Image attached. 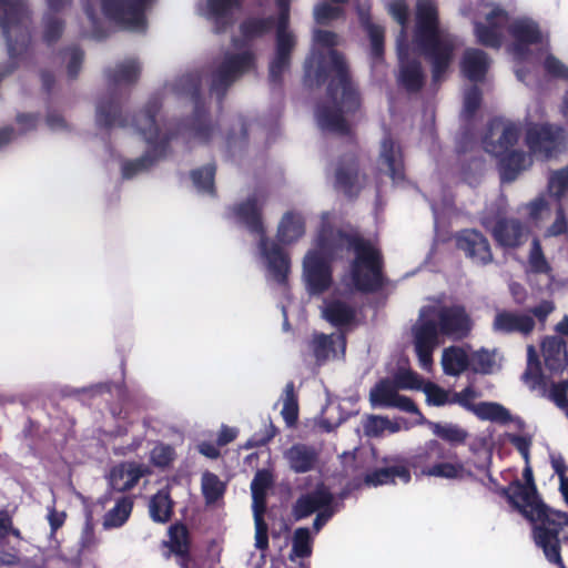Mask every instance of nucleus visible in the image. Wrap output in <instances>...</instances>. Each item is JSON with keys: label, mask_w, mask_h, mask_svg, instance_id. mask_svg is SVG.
Masks as SVG:
<instances>
[{"label": "nucleus", "mask_w": 568, "mask_h": 568, "mask_svg": "<svg viewBox=\"0 0 568 568\" xmlns=\"http://www.w3.org/2000/svg\"><path fill=\"white\" fill-rule=\"evenodd\" d=\"M203 77L200 69L186 71L166 81L161 93L150 97L143 120L133 121V130L143 138L148 150L139 158L120 160L123 180L150 172L171 153L172 143L192 148L214 141L217 130L209 120Z\"/></svg>", "instance_id": "f257e3e1"}, {"label": "nucleus", "mask_w": 568, "mask_h": 568, "mask_svg": "<svg viewBox=\"0 0 568 568\" xmlns=\"http://www.w3.org/2000/svg\"><path fill=\"white\" fill-rule=\"evenodd\" d=\"M278 16L266 18H250L241 23L242 39L234 37L232 45L236 51H225L220 59L212 63L209 91L219 102L227 94L229 90L245 74L256 69V54L243 42L252 41L270 32L274 27L275 47L268 61V81L273 87H280L284 74L290 70L292 54L296 47V37L288 29L290 0H276ZM240 6L239 0H206L197 7L200 16L213 23L214 31L222 33L233 22V11Z\"/></svg>", "instance_id": "f03ea898"}, {"label": "nucleus", "mask_w": 568, "mask_h": 568, "mask_svg": "<svg viewBox=\"0 0 568 568\" xmlns=\"http://www.w3.org/2000/svg\"><path fill=\"white\" fill-rule=\"evenodd\" d=\"M328 213H323V225L316 237V244L303 260V280L310 295H320L332 284L331 261L354 252L351 265V278L355 288L372 292L383 284L382 257L367 241L333 230L326 224Z\"/></svg>", "instance_id": "7ed1b4c3"}, {"label": "nucleus", "mask_w": 568, "mask_h": 568, "mask_svg": "<svg viewBox=\"0 0 568 568\" xmlns=\"http://www.w3.org/2000/svg\"><path fill=\"white\" fill-rule=\"evenodd\" d=\"M339 44L336 33L315 30L313 48L304 63V80L308 85H322L332 77L327 87V104L318 105L315 112L323 131L338 134L349 132L345 115L359 108V98L354 89L344 57L334 48Z\"/></svg>", "instance_id": "20e7f679"}, {"label": "nucleus", "mask_w": 568, "mask_h": 568, "mask_svg": "<svg viewBox=\"0 0 568 568\" xmlns=\"http://www.w3.org/2000/svg\"><path fill=\"white\" fill-rule=\"evenodd\" d=\"M525 483L516 480L503 490L509 504L532 524V537L542 549L546 559L559 568H566L561 555V539L568 525V515L547 507L537 494L530 467L524 469Z\"/></svg>", "instance_id": "39448f33"}, {"label": "nucleus", "mask_w": 568, "mask_h": 568, "mask_svg": "<svg viewBox=\"0 0 568 568\" xmlns=\"http://www.w3.org/2000/svg\"><path fill=\"white\" fill-rule=\"evenodd\" d=\"M464 17L470 18L477 42L484 47L499 49L508 29L514 39L511 52L516 60H524L528 47L544 41L538 23L527 17L510 21L508 12L493 0H476L460 8Z\"/></svg>", "instance_id": "423d86ee"}, {"label": "nucleus", "mask_w": 568, "mask_h": 568, "mask_svg": "<svg viewBox=\"0 0 568 568\" xmlns=\"http://www.w3.org/2000/svg\"><path fill=\"white\" fill-rule=\"evenodd\" d=\"M471 331V320L462 305H426L413 326L414 346L423 369L433 366V352L439 344V336L462 339Z\"/></svg>", "instance_id": "0eeeda50"}, {"label": "nucleus", "mask_w": 568, "mask_h": 568, "mask_svg": "<svg viewBox=\"0 0 568 568\" xmlns=\"http://www.w3.org/2000/svg\"><path fill=\"white\" fill-rule=\"evenodd\" d=\"M415 20L414 47L429 62L433 82H440L453 61L458 39L439 23L434 0L416 1Z\"/></svg>", "instance_id": "6e6552de"}, {"label": "nucleus", "mask_w": 568, "mask_h": 568, "mask_svg": "<svg viewBox=\"0 0 568 568\" xmlns=\"http://www.w3.org/2000/svg\"><path fill=\"white\" fill-rule=\"evenodd\" d=\"M266 200V189L257 186L244 201L230 207V214L250 233L258 236V253L268 276L284 285L290 272V258L275 242L265 235L262 211Z\"/></svg>", "instance_id": "1a4fd4ad"}, {"label": "nucleus", "mask_w": 568, "mask_h": 568, "mask_svg": "<svg viewBox=\"0 0 568 568\" xmlns=\"http://www.w3.org/2000/svg\"><path fill=\"white\" fill-rule=\"evenodd\" d=\"M388 14L400 26L396 38L397 55L399 60L398 83L407 91L416 92L422 89L425 81V72L420 62L409 58L407 40V26L409 21V8L406 0H384Z\"/></svg>", "instance_id": "9d476101"}, {"label": "nucleus", "mask_w": 568, "mask_h": 568, "mask_svg": "<svg viewBox=\"0 0 568 568\" xmlns=\"http://www.w3.org/2000/svg\"><path fill=\"white\" fill-rule=\"evenodd\" d=\"M158 0H101L104 17L122 30L143 33L148 29L146 11Z\"/></svg>", "instance_id": "9b49d317"}, {"label": "nucleus", "mask_w": 568, "mask_h": 568, "mask_svg": "<svg viewBox=\"0 0 568 568\" xmlns=\"http://www.w3.org/2000/svg\"><path fill=\"white\" fill-rule=\"evenodd\" d=\"M526 145L536 159L547 160L565 149V131L551 124L532 125L525 136Z\"/></svg>", "instance_id": "f8f14e48"}, {"label": "nucleus", "mask_w": 568, "mask_h": 568, "mask_svg": "<svg viewBox=\"0 0 568 568\" xmlns=\"http://www.w3.org/2000/svg\"><path fill=\"white\" fill-rule=\"evenodd\" d=\"M400 388L389 378L377 382L369 390V402L373 408H397L402 412L412 413L419 416V424H423L425 417L407 396L398 393Z\"/></svg>", "instance_id": "ddd939ff"}, {"label": "nucleus", "mask_w": 568, "mask_h": 568, "mask_svg": "<svg viewBox=\"0 0 568 568\" xmlns=\"http://www.w3.org/2000/svg\"><path fill=\"white\" fill-rule=\"evenodd\" d=\"M146 104L143 110L135 114L132 119L134 121L135 118H140L143 120L144 111ZM94 122L98 129L102 130H112L113 128H132L133 122L129 123V120L123 114L122 106L118 98L114 93H106L100 97L95 102V112H94Z\"/></svg>", "instance_id": "4468645a"}, {"label": "nucleus", "mask_w": 568, "mask_h": 568, "mask_svg": "<svg viewBox=\"0 0 568 568\" xmlns=\"http://www.w3.org/2000/svg\"><path fill=\"white\" fill-rule=\"evenodd\" d=\"M520 138L519 124L494 119L488 124V132L484 138V149L494 156L503 155L518 142Z\"/></svg>", "instance_id": "2eb2a0df"}, {"label": "nucleus", "mask_w": 568, "mask_h": 568, "mask_svg": "<svg viewBox=\"0 0 568 568\" xmlns=\"http://www.w3.org/2000/svg\"><path fill=\"white\" fill-rule=\"evenodd\" d=\"M377 170L381 174L389 176L394 185H404L405 163L402 146L389 135H385L381 141Z\"/></svg>", "instance_id": "dca6fc26"}, {"label": "nucleus", "mask_w": 568, "mask_h": 568, "mask_svg": "<svg viewBox=\"0 0 568 568\" xmlns=\"http://www.w3.org/2000/svg\"><path fill=\"white\" fill-rule=\"evenodd\" d=\"M456 245L476 264L486 265L493 261L488 240L476 230H464L458 233Z\"/></svg>", "instance_id": "f3484780"}, {"label": "nucleus", "mask_w": 568, "mask_h": 568, "mask_svg": "<svg viewBox=\"0 0 568 568\" xmlns=\"http://www.w3.org/2000/svg\"><path fill=\"white\" fill-rule=\"evenodd\" d=\"M310 348L317 364H323L331 358L339 359L345 354L346 338L342 333L329 335L315 333L310 342Z\"/></svg>", "instance_id": "a211bd4d"}, {"label": "nucleus", "mask_w": 568, "mask_h": 568, "mask_svg": "<svg viewBox=\"0 0 568 568\" xmlns=\"http://www.w3.org/2000/svg\"><path fill=\"white\" fill-rule=\"evenodd\" d=\"M495 241L503 247H517L528 240V229L517 219H499L490 229Z\"/></svg>", "instance_id": "6ab92c4d"}, {"label": "nucleus", "mask_w": 568, "mask_h": 568, "mask_svg": "<svg viewBox=\"0 0 568 568\" xmlns=\"http://www.w3.org/2000/svg\"><path fill=\"white\" fill-rule=\"evenodd\" d=\"M536 321L530 314L510 311L497 312L493 322V331L501 334L519 333L527 336L534 331Z\"/></svg>", "instance_id": "aec40b11"}, {"label": "nucleus", "mask_w": 568, "mask_h": 568, "mask_svg": "<svg viewBox=\"0 0 568 568\" xmlns=\"http://www.w3.org/2000/svg\"><path fill=\"white\" fill-rule=\"evenodd\" d=\"M283 457L293 473L305 474L316 468L320 450L315 446L298 443L287 448Z\"/></svg>", "instance_id": "412c9836"}, {"label": "nucleus", "mask_w": 568, "mask_h": 568, "mask_svg": "<svg viewBox=\"0 0 568 568\" xmlns=\"http://www.w3.org/2000/svg\"><path fill=\"white\" fill-rule=\"evenodd\" d=\"M321 314L327 323L337 328L351 326L356 320L355 307L339 297L324 300Z\"/></svg>", "instance_id": "4be33fe9"}, {"label": "nucleus", "mask_w": 568, "mask_h": 568, "mask_svg": "<svg viewBox=\"0 0 568 568\" xmlns=\"http://www.w3.org/2000/svg\"><path fill=\"white\" fill-rule=\"evenodd\" d=\"M334 495L325 486H318L313 491L297 498L293 506V515L296 520L304 519L325 506L334 504Z\"/></svg>", "instance_id": "5701e85b"}, {"label": "nucleus", "mask_w": 568, "mask_h": 568, "mask_svg": "<svg viewBox=\"0 0 568 568\" xmlns=\"http://www.w3.org/2000/svg\"><path fill=\"white\" fill-rule=\"evenodd\" d=\"M491 59L480 49L469 48L464 52L460 61L462 73L473 83L485 80L490 68Z\"/></svg>", "instance_id": "b1692460"}, {"label": "nucleus", "mask_w": 568, "mask_h": 568, "mask_svg": "<svg viewBox=\"0 0 568 568\" xmlns=\"http://www.w3.org/2000/svg\"><path fill=\"white\" fill-rule=\"evenodd\" d=\"M145 474V468L136 463H121L109 474L110 487L115 491H126L133 488Z\"/></svg>", "instance_id": "393cba45"}, {"label": "nucleus", "mask_w": 568, "mask_h": 568, "mask_svg": "<svg viewBox=\"0 0 568 568\" xmlns=\"http://www.w3.org/2000/svg\"><path fill=\"white\" fill-rule=\"evenodd\" d=\"M497 158L500 180L504 183L514 182L532 163L531 156L520 150H511Z\"/></svg>", "instance_id": "a878e982"}, {"label": "nucleus", "mask_w": 568, "mask_h": 568, "mask_svg": "<svg viewBox=\"0 0 568 568\" xmlns=\"http://www.w3.org/2000/svg\"><path fill=\"white\" fill-rule=\"evenodd\" d=\"M142 72V62L136 57H128L105 70L108 81L114 85H132L138 82Z\"/></svg>", "instance_id": "bb28decb"}, {"label": "nucleus", "mask_w": 568, "mask_h": 568, "mask_svg": "<svg viewBox=\"0 0 568 568\" xmlns=\"http://www.w3.org/2000/svg\"><path fill=\"white\" fill-rule=\"evenodd\" d=\"M546 367L550 372H559L568 364L566 342L559 336L546 337L541 344Z\"/></svg>", "instance_id": "cd10ccee"}, {"label": "nucleus", "mask_w": 568, "mask_h": 568, "mask_svg": "<svg viewBox=\"0 0 568 568\" xmlns=\"http://www.w3.org/2000/svg\"><path fill=\"white\" fill-rule=\"evenodd\" d=\"M305 233V219L301 212L288 211L282 216L277 226V240L283 244H291L300 240Z\"/></svg>", "instance_id": "c85d7f7f"}, {"label": "nucleus", "mask_w": 568, "mask_h": 568, "mask_svg": "<svg viewBox=\"0 0 568 568\" xmlns=\"http://www.w3.org/2000/svg\"><path fill=\"white\" fill-rule=\"evenodd\" d=\"M410 471L403 465L383 467L369 471L364 477V484L368 487H378L395 484L399 479L403 484L410 481Z\"/></svg>", "instance_id": "c756f323"}, {"label": "nucleus", "mask_w": 568, "mask_h": 568, "mask_svg": "<svg viewBox=\"0 0 568 568\" xmlns=\"http://www.w3.org/2000/svg\"><path fill=\"white\" fill-rule=\"evenodd\" d=\"M252 510L254 518V547L261 551L268 548V525L264 519L266 510V496L252 495Z\"/></svg>", "instance_id": "7c9ffc66"}, {"label": "nucleus", "mask_w": 568, "mask_h": 568, "mask_svg": "<svg viewBox=\"0 0 568 568\" xmlns=\"http://www.w3.org/2000/svg\"><path fill=\"white\" fill-rule=\"evenodd\" d=\"M361 24L366 31L371 41V55L373 67H377L383 61L384 55V33L382 26L372 22L369 14L363 9L358 10Z\"/></svg>", "instance_id": "2f4dec72"}, {"label": "nucleus", "mask_w": 568, "mask_h": 568, "mask_svg": "<svg viewBox=\"0 0 568 568\" xmlns=\"http://www.w3.org/2000/svg\"><path fill=\"white\" fill-rule=\"evenodd\" d=\"M335 185L346 195L353 196L357 194V165L354 155H347L336 169Z\"/></svg>", "instance_id": "473e14b6"}, {"label": "nucleus", "mask_w": 568, "mask_h": 568, "mask_svg": "<svg viewBox=\"0 0 568 568\" xmlns=\"http://www.w3.org/2000/svg\"><path fill=\"white\" fill-rule=\"evenodd\" d=\"M470 365V357L466 351L458 346H450L443 351L442 366L446 375L458 376Z\"/></svg>", "instance_id": "72a5a7b5"}, {"label": "nucleus", "mask_w": 568, "mask_h": 568, "mask_svg": "<svg viewBox=\"0 0 568 568\" xmlns=\"http://www.w3.org/2000/svg\"><path fill=\"white\" fill-rule=\"evenodd\" d=\"M314 535L308 527H298L292 536V548L288 555L291 561L296 558H308L313 552Z\"/></svg>", "instance_id": "f704fd0d"}, {"label": "nucleus", "mask_w": 568, "mask_h": 568, "mask_svg": "<svg viewBox=\"0 0 568 568\" xmlns=\"http://www.w3.org/2000/svg\"><path fill=\"white\" fill-rule=\"evenodd\" d=\"M150 517L155 523L164 524L170 520L172 515V500L165 489L159 490L149 503Z\"/></svg>", "instance_id": "c9c22d12"}, {"label": "nucleus", "mask_w": 568, "mask_h": 568, "mask_svg": "<svg viewBox=\"0 0 568 568\" xmlns=\"http://www.w3.org/2000/svg\"><path fill=\"white\" fill-rule=\"evenodd\" d=\"M474 414L481 420L499 424H507L513 420L510 412L501 404L495 402H481L476 404Z\"/></svg>", "instance_id": "e433bc0d"}, {"label": "nucleus", "mask_w": 568, "mask_h": 568, "mask_svg": "<svg viewBox=\"0 0 568 568\" xmlns=\"http://www.w3.org/2000/svg\"><path fill=\"white\" fill-rule=\"evenodd\" d=\"M133 508V503L129 497L120 498L113 508L103 517V527L105 529L119 528L129 519Z\"/></svg>", "instance_id": "4c0bfd02"}, {"label": "nucleus", "mask_w": 568, "mask_h": 568, "mask_svg": "<svg viewBox=\"0 0 568 568\" xmlns=\"http://www.w3.org/2000/svg\"><path fill=\"white\" fill-rule=\"evenodd\" d=\"M548 194L561 204L568 196V165L549 172L547 178Z\"/></svg>", "instance_id": "58836bf2"}, {"label": "nucleus", "mask_w": 568, "mask_h": 568, "mask_svg": "<svg viewBox=\"0 0 568 568\" xmlns=\"http://www.w3.org/2000/svg\"><path fill=\"white\" fill-rule=\"evenodd\" d=\"M215 171V165L213 163H209L191 172V180L199 193L211 196L214 195Z\"/></svg>", "instance_id": "ea45409f"}, {"label": "nucleus", "mask_w": 568, "mask_h": 568, "mask_svg": "<svg viewBox=\"0 0 568 568\" xmlns=\"http://www.w3.org/2000/svg\"><path fill=\"white\" fill-rule=\"evenodd\" d=\"M426 423V419L423 422ZM434 435L452 445L463 444L467 438V432L456 424L427 422Z\"/></svg>", "instance_id": "a19ab883"}, {"label": "nucleus", "mask_w": 568, "mask_h": 568, "mask_svg": "<svg viewBox=\"0 0 568 568\" xmlns=\"http://www.w3.org/2000/svg\"><path fill=\"white\" fill-rule=\"evenodd\" d=\"M248 129L250 126L242 115L234 119L232 128L225 139L227 151L232 155L235 154L236 150L241 151L244 148Z\"/></svg>", "instance_id": "79ce46f5"}, {"label": "nucleus", "mask_w": 568, "mask_h": 568, "mask_svg": "<svg viewBox=\"0 0 568 568\" xmlns=\"http://www.w3.org/2000/svg\"><path fill=\"white\" fill-rule=\"evenodd\" d=\"M201 488L206 504H214L223 497L225 491V484L219 478L217 475L205 471L202 475Z\"/></svg>", "instance_id": "37998d69"}, {"label": "nucleus", "mask_w": 568, "mask_h": 568, "mask_svg": "<svg viewBox=\"0 0 568 568\" xmlns=\"http://www.w3.org/2000/svg\"><path fill=\"white\" fill-rule=\"evenodd\" d=\"M282 402L283 407L281 414L283 416V419L288 426H292L296 423L298 417V404L293 382H288L285 385Z\"/></svg>", "instance_id": "c03bdc74"}, {"label": "nucleus", "mask_w": 568, "mask_h": 568, "mask_svg": "<svg viewBox=\"0 0 568 568\" xmlns=\"http://www.w3.org/2000/svg\"><path fill=\"white\" fill-rule=\"evenodd\" d=\"M524 379L531 388L541 386L544 383L538 355L532 345L527 347V368L524 373Z\"/></svg>", "instance_id": "a18cd8bd"}, {"label": "nucleus", "mask_w": 568, "mask_h": 568, "mask_svg": "<svg viewBox=\"0 0 568 568\" xmlns=\"http://www.w3.org/2000/svg\"><path fill=\"white\" fill-rule=\"evenodd\" d=\"M165 545L170 550L180 557L189 552L187 530L183 526L174 525L169 529V541Z\"/></svg>", "instance_id": "49530a36"}, {"label": "nucleus", "mask_w": 568, "mask_h": 568, "mask_svg": "<svg viewBox=\"0 0 568 568\" xmlns=\"http://www.w3.org/2000/svg\"><path fill=\"white\" fill-rule=\"evenodd\" d=\"M430 477L458 479L463 477L464 466L460 463H437L424 470Z\"/></svg>", "instance_id": "de8ad7c7"}, {"label": "nucleus", "mask_w": 568, "mask_h": 568, "mask_svg": "<svg viewBox=\"0 0 568 568\" xmlns=\"http://www.w3.org/2000/svg\"><path fill=\"white\" fill-rule=\"evenodd\" d=\"M97 3L98 0H82L83 10L91 24L90 37L100 41L105 39L108 33L100 22V18L97 12Z\"/></svg>", "instance_id": "09e8293b"}, {"label": "nucleus", "mask_w": 568, "mask_h": 568, "mask_svg": "<svg viewBox=\"0 0 568 568\" xmlns=\"http://www.w3.org/2000/svg\"><path fill=\"white\" fill-rule=\"evenodd\" d=\"M64 23L61 19L47 12L43 17V41L50 45L54 43L62 34Z\"/></svg>", "instance_id": "8fccbe9b"}, {"label": "nucleus", "mask_w": 568, "mask_h": 568, "mask_svg": "<svg viewBox=\"0 0 568 568\" xmlns=\"http://www.w3.org/2000/svg\"><path fill=\"white\" fill-rule=\"evenodd\" d=\"M44 121L48 129L54 133H69L73 130L64 115L51 105L47 106Z\"/></svg>", "instance_id": "3c124183"}, {"label": "nucleus", "mask_w": 568, "mask_h": 568, "mask_svg": "<svg viewBox=\"0 0 568 568\" xmlns=\"http://www.w3.org/2000/svg\"><path fill=\"white\" fill-rule=\"evenodd\" d=\"M481 103V91L477 85H470L464 92V104L462 118L468 120L473 118Z\"/></svg>", "instance_id": "603ef678"}, {"label": "nucleus", "mask_w": 568, "mask_h": 568, "mask_svg": "<svg viewBox=\"0 0 568 568\" xmlns=\"http://www.w3.org/2000/svg\"><path fill=\"white\" fill-rule=\"evenodd\" d=\"M529 267L534 273L548 274L550 272V265L547 262L541 245L537 239H534L529 252Z\"/></svg>", "instance_id": "864d4df0"}, {"label": "nucleus", "mask_w": 568, "mask_h": 568, "mask_svg": "<svg viewBox=\"0 0 568 568\" xmlns=\"http://www.w3.org/2000/svg\"><path fill=\"white\" fill-rule=\"evenodd\" d=\"M422 389L429 405L444 406L446 404H450L452 396L449 395L448 392H446L438 385L428 382L424 386H422Z\"/></svg>", "instance_id": "5fc2aeb1"}, {"label": "nucleus", "mask_w": 568, "mask_h": 568, "mask_svg": "<svg viewBox=\"0 0 568 568\" xmlns=\"http://www.w3.org/2000/svg\"><path fill=\"white\" fill-rule=\"evenodd\" d=\"M67 61V72L70 79H75L80 71L84 59V52L78 47H71L64 52Z\"/></svg>", "instance_id": "6e6d98bb"}, {"label": "nucleus", "mask_w": 568, "mask_h": 568, "mask_svg": "<svg viewBox=\"0 0 568 568\" xmlns=\"http://www.w3.org/2000/svg\"><path fill=\"white\" fill-rule=\"evenodd\" d=\"M386 416L368 415L363 420V432L367 437H381L386 433Z\"/></svg>", "instance_id": "4d7b16f0"}, {"label": "nucleus", "mask_w": 568, "mask_h": 568, "mask_svg": "<svg viewBox=\"0 0 568 568\" xmlns=\"http://www.w3.org/2000/svg\"><path fill=\"white\" fill-rule=\"evenodd\" d=\"M45 518L50 526L49 539L58 546L59 540L57 539L55 534L64 525L67 514L63 510L55 509L54 506H48Z\"/></svg>", "instance_id": "13d9d810"}, {"label": "nucleus", "mask_w": 568, "mask_h": 568, "mask_svg": "<svg viewBox=\"0 0 568 568\" xmlns=\"http://www.w3.org/2000/svg\"><path fill=\"white\" fill-rule=\"evenodd\" d=\"M470 365L475 372L489 374L495 365L494 354L485 349L477 351L470 357Z\"/></svg>", "instance_id": "bf43d9fd"}, {"label": "nucleus", "mask_w": 568, "mask_h": 568, "mask_svg": "<svg viewBox=\"0 0 568 568\" xmlns=\"http://www.w3.org/2000/svg\"><path fill=\"white\" fill-rule=\"evenodd\" d=\"M273 478L268 470L260 469L251 481V494L266 496V491L272 485Z\"/></svg>", "instance_id": "052dcab7"}, {"label": "nucleus", "mask_w": 568, "mask_h": 568, "mask_svg": "<svg viewBox=\"0 0 568 568\" xmlns=\"http://www.w3.org/2000/svg\"><path fill=\"white\" fill-rule=\"evenodd\" d=\"M174 457V449L169 445H158L151 452V460L155 466L166 467Z\"/></svg>", "instance_id": "680f3d73"}, {"label": "nucleus", "mask_w": 568, "mask_h": 568, "mask_svg": "<svg viewBox=\"0 0 568 568\" xmlns=\"http://www.w3.org/2000/svg\"><path fill=\"white\" fill-rule=\"evenodd\" d=\"M476 396V392L471 387H466L462 392L452 394L450 404H458L465 409L475 413L476 404L473 400Z\"/></svg>", "instance_id": "e2e57ef3"}, {"label": "nucleus", "mask_w": 568, "mask_h": 568, "mask_svg": "<svg viewBox=\"0 0 568 568\" xmlns=\"http://www.w3.org/2000/svg\"><path fill=\"white\" fill-rule=\"evenodd\" d=\"M568 231V220L566 217L562 204H558L556 209V219L552 224L547 229V236H559L561 234L567 233Z\"/></svg>", "instance_id": "0e129e2a"}, {"label": "nucleus", "mask_w": 568, "mask_h": 568, "mask_svg": "<svg viewBox=\"0 0 568 568\" xmlns=\"http://www.w3.org/2000/svg\"><path fill=\"white\" fill-rule=\"evenodd\" d=\"M40 116L33 112H20L16 115V122L19 126V134H26L37 129Z\"/></svg>", "instance_id": "69168bd1"}, {"label": "nucleus", "mask_w": 568, "mask_h": 568, "mask_svg": "<svg viewBox=\"0 0 568 568\" xmlns=\"http://www.w3.org/2000/svg\"><path fill=\"white\" fill-rule=\"evenodd\" d=\"M341 9L327 3H321L314 8V18L317 23L325 24L328 21L338 18Z\"/></svg>", "instance_id": "338daca9"}, {"label": "nucleus", "mask_w": 568, "mask_h": 568, "mask_svg": "<svg viewBox=\"0 0 568 568\" xmlns=\"http://www.w3.org/2000/svg\"><path fill=\"white\" fill-rule=\"evenodd\" d=\"M544 68L550 75L568 80V68L552 54L546 57Z\"/></svg>", "instance_id": "774afa93"}]
</instances>
